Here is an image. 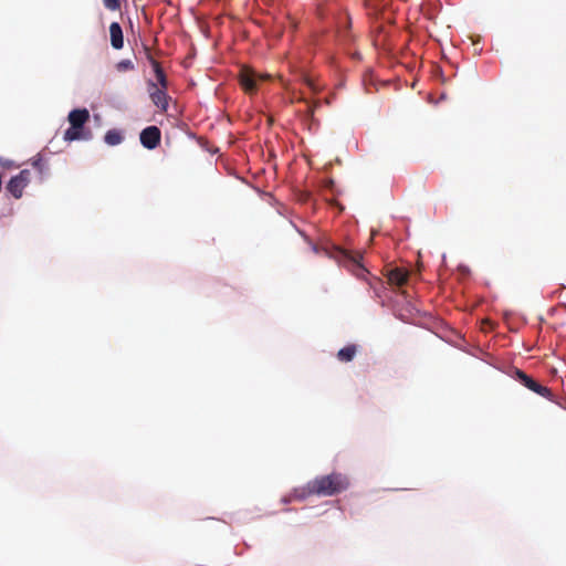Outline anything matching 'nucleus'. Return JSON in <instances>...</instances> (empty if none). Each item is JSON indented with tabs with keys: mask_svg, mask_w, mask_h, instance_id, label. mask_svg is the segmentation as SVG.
I'll return each mask as SVG.
<instances>
[{
	"mask_svg": "<svg viewBox=\"0 0 566 566\" xmlns=\"http://www.w3.org/2000/svg\"><path fill=\"white\" fill-rule=\"evenodd\" d=\"M348 486V478L342 473L334 472L327 475L317 476L310 481L305 486L295 489L292 497L294 500H304L311 495L333 496L347 490Z\"/></svg>",
	"mask_w": 566,
	"mask_h": 566,
	"instance_id": "f257e3e1",
	"label": "nucleus"
},
{
	"mask_svg": "<svg viewBox=\"0 0 566 566\" xmlns=\"http://www.w3.org/2000/svg\"><path fill=\"white\" fill-rule=\"evenodd\" d=\"M67 119L70 122L71 127L66 129L64 133L65 140H87L91 138V132L84 130V125L90 119V113L86 108H76L71 111Z\"/></svg>",
	"mask_w": 566,
	"mask_h": 566,
	"instance_id": "f03ea898",
	"label": "nucleus"
},
{
	"mask_svg": "<svg viewBox=\"0 0 566 566\" xmlns=\"http://www.w3.org/2000/svg\"><path fill=\"white\" fill-rule=\"evenodd\" d=\"M269 77V74H258L255 71L247 66L242 67L239 73L240 84L242 88L249 94H253L256 92L259 81H265Z\"/></svg>",
	"mask_w": 566,
	"mask_h": 566,
	"instance_id": "7ed1b4c3",
	"label": "nucleus"
},
{
	"mask_svg": "<svg viewBox=\"0 0 566 566\" xmlns=\"http://www.w3.org/2000/svg\"><path fill=\"white\" fill-rule=\"evenodd\" d=\"M31 172L28 169L21 170L17 176L12 177L7 185V190L17 199L22 197L24 188L30 182Z\"/></svg>",
	"mask_w": 566,
	"mask_h": 566,
	"instance_id": "20e7f679",
	"label": "nucleus"
},
{
	"mask_svg": "<svg viewBox=\"0 0 566 566\" xmlns=\"http://www.w3.org/2000/svg\"><path fill=\"white\" fill-rule=\"evenodd\" d=\"M514 374H515V379H517L522 385H524L530 390L538 394L542 397H549L552 395L549 388L542 386L541 384L535 381L532 377L526 375L523 370L515 369Z\"/></svg>",
	"mask_w": 566,
	"mask_h": 566,
	"instance_id": "39448f33",
	"label": "nucleus"
},
{
	"mask_svg": "<svg viewBox=\"0 0 566 566\" xmlns=\"http://www.w3.org/2000/svg\"><path fill=\"white\" fill-rule=\"evenodd\" d=\"M139 139L145 148L155 149L160 144L161 132L157 126H148L142 130Z\"/></svg>",
	"mask_w": 566,
	"mask_h": 566,
	"instance_id": "423d86ee",
	"label": "nucleus"
},
{
	"mask_svg": "<svg viewBox=\"0 0 566 566\" xmlns=\"http://www.w3.org/2000/svg\"><path fill=\"white\" fill-rule=\"evenodd\" d=\"M167 90L159 88L158 85L151 81L148 82V92L151 102L161 111L166 112L168 108Z\"/></svg>",
	"mask_w": 566,
	"mask_h": 566,
	"instance_id": "0eeeda50",
	"label": "nucleus"
},
{
	"mask_svg": "<svg viewBox=\"0 0 566 566\" xmlns=\"http://www.w3.org/2000/svg\"><path fill=\"white\" fill-rule=\"evenodd\" d=\"M409 274L403 268H394L387 272V280L391 285L402 286L408 282Z\"/></svg>",
	"mask_w": 566,
	"mask_h": 566,
	"instance_id": "6e6552de",
	"label": "nucleus"
},
{
	"mask_svg": "<svg viewBox=\"0 0 566 566\" xmlns=\"http://www.w3.org/2000/svg\"><path fill=\"white\" fill-rule=\"evenodd\" d=\"M147 57H148V61L154 70V73H155V76L157 78V82H158V87L159 88H163V90H167L168 88V80H167V76L163 70V67L160 66V63L155 60L151 54H147Z\"/></svg>",
	"mask_w": 566,
	"mask_h": 566,
	"instance_id": "1a4fd4ad",
	"label": "nucleus"
},
{
	"mask_svg": "<svg viewBox=\"0 0 566 566\" xmlns=\"http://www.w3.org/2000/svg\"><path fill=\"white\" fill-rule=\"evenodd\" d=\"M111 44L115 50H120L124 46V35L122 27L118 22H112L109 25Z\"/></svg>",
	"mask_w": 566,
	"mask_h": 566,
	"instance_id": "9d476101",
	"label": "nucleus"
},
{
	"mask_svg": "<svg viewBox=\"0 0 566 566\" xmlns=\"http://www.w3.org/2000/svg\"><path fill=\"white\" fill-rule=\"evenodd\" d=\"M357 353V346L356 345H347L343 348H340L337 353V359L343 363L352 361Z\"/></svg>",
	"mask_w": 566,
	"mask_h": 566,
	"instance_id": "9b49d317",
	"label": "nucleus"
},
{
	"mask_svg": "<svg viewBox=\"0 0 566 566\" xmlns=\"http://www.w3.org/2000/svg\"><path fill=\"white\" fill-rule=\"evenodd\" d=\"M123 136L117 129H109L104 136V140L109 146H116L123 142Z\"/></svg>",
	"mask_w": 566,
	"mask_h": 566,
	"instance_id": "f8f14e48",
	"label": "nucleus"
},
{
	"mask_svg": "<svg viewBox=\"0 0 566 566\" xmlns=\"http://www.w3.org/2000/svg\"><path fill=\"white\" fill-rule=\"evenodd\" d=\"M120 72L134 70V63L130 60H122L116 65Z\"/></svg>",
	"mask_w": 566,
	"mask_h": 566,
	"instance_id": "ddd939ff",
	"label": "nucleus"
},
{
	"mask_svg": "<svg viewBox=\"0 0 566 566\" xmlns=\"http://www.w3.org/2000/svg\"><path fill=\"white\" fill-rule=\"evenodd\" d=\"M103 4L111 11H116L120 8V0H103Z\"/></svg>",
	"mask_w": 566,
	"mask_h": 566,
	"instance_id": "4468645a",
	"label": "nucleus"
},
{
	"mask_svg": "<svg viewBox=\"0 0 566 566\" xmlns=\"http://www.w3.org/2000/svg\"><path fill=\"white\" fill-rule=\"evenodd\" d=\"M354 262L356 265V276L359 279H364L368 274V271L363 265H360L357 260H354Z\"/></svg>",
	"mask_w": 566,
	"mask_h": 566,
	"instance_id": "2eb2a0df",
	"label": "nucleus"
},
{
	"mask_svg": "<svg viewBox=\"0 0 566 566\" xmlns=\"http://www.w3.org/2000/svg\"><path fill=\"white\" fill-rule=\"evenodd\" d=\"M32 166L36 168L40 172H43L44 164L40 155H38L36 158L33 159Z\"/></svg>",
	"mask_w": 566,
	"mask_h": 566,
	"instance_id": "dca6fc26",
	"label": "nucleus"
},
{
	"mask_svg": "<svg viewBox=\"0 0 566 566\" xmlns=\"http://www.w3.org/2000/svg\"><path fill=\"white\" fill-rule=\"evenodd\" d=\"M306 84H307L311 88L315 90V86H314L313 82H312L310 78H307V80H306Z\"/></svg>",
	"mask_w": 566,
	"mask_h": 566,
	"instance_id": "f3484780",
	"label": "nucleus"
}]
</instances>
